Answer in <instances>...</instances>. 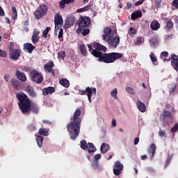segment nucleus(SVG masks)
I'll list each match as a JSON object with an SVG mask.
<instances>
[{"label": "nucleus", "mask_w": 178, "mask_h": 178, "mask_svg": "<svg viewBox=\"0 0 178 178\" xmlns=\"http://www.w3.org/2000/svg\"><path fill=\"white\" fill-rule=\"evenodd\" d=\"M17 99L18 108L22 113V115H30L31 112L35 115H37L40 112L38 106L37 104L31 105V100L29 98V96L24 92L17 93L16 95Z\"/></svg>", "instance_id": "f257e3e1"}, {"label": "nucleus", "mask_w": 178, "mask_h": 178, "mask_svg": "<svg viewBox=\"0 0 178 178\" xmlns=\"http://www.w3.org/2000/svg\"><path fill=\"white\" fill-rule=\"evenodd\" d=\"M80 115H81V111L76 109L71 122L67 125V130L70 134L71 140H76L80 134V127H81V118L79 117Z\"/></svg>", "instance_id": "f03ea898"}, {"label": "nucleus", "mask_w": 178, "mask_h": 178, "mask_svg": "<svg viewBox=\"0 0 178 178\" xmlns=\"http://www.w3.org/2000/svg\"><path fill=\"white\" fill-rule=\"evenodd\" d=\"M91 54L95 58H98L99 62H104V63H114L115 60L123 57V54L121 53H102L97 50H92Z\"/></svg>", "instance_id": "7ed1b4c3"}, {"label": "nucleus", "mask_w": 178, "mask_h": 178, "mask_svg": "<svg viewBox=\"0 0 178 178\" xmlns=\"http://www.w3.org/2000/svg\"><path fill=\"white\" fill-rule=\"evenodd\" d=\"M90 23H91V19L88 17H80L77 21L79 28L76 30V33H81L83 29H86V27L90 26Z\"/></svg>", "instance_id": "20e7f679"}, {"label": "nucleus", "mask_w": 178, "mask_h": 178, "mask_svg": "<svg viewBox=\"0 0 178 178\" xmlns=\"http://www.w3.org/2000/svg\"><path fill=\"white\" fill-rule=\"evenodd\" d=\"M30 76L32 81H33V83H36V84H41V83L44 81V76H42V74L35 70L31 71Z\"/></svg>", "instance_id": "39448f33"}, {"label": "nucleus", "mask_w": 178, "mask_h": 178, "mask_svg": "<svg viewBox=\"0 0 178 178\" xmlns=\"http://www.w3.org/2000/svg\"><path fill=\"white\" fill-rule=\"evenodd\" d=\"M92 92L95 95L97 94V89L95 88L87 87L85 90H79V95H87L89 102H91V97H92Z\"/></svg>", "instance_id": "423d86ee"}, {"label": "nucleus", "mask_w": 178, "mask_h": 178, "mask_svg": "<svg viewBox=\"0 0 178 178\" xmlns=\"http://www.w3.org/2000/svg\"><path fill=\"white\" fill-rule=\"evenodd\" d=\"M48 12V8L45 5H40L39 9H37L34 13L35 17L40 19L42 16H45Z\"/></svg>", "instance_id": "0eeeda50"}, {"label": "nucleus", "mask_w": 178, "mask_h": 178, "mask_svg": "<svg viewBox=\"0 0 178 178\" xmlns=\"http://www.w3.org/2000/svg\"><path fill=\"white\" fill-rule=\"evenodd\" d=\"M106 42L108 43L109 48H113V49H115V48H117L120 43V37L119 35L115 37L110 36V39Z\"/></svg>", "instance_id": "6e6552de"}, {"label": "nucleus", "mask_w": 178, "mask_h": 178, "mask_svg": "<svg viewBox=\"0 0 178 178\" xmlns=\"http://www.w3.org/2000/svg\"><path fill=\"white\" fill-rule=\"evenodd\" d=\"M55 33L59 30V28L63 26V18L59 13H56L54 16Z\"/></svg>", "instance_id": "1a4fd4ad"}, {"label": "nucleus", "mask_w": 178, "mask_h": 178, "mask_svg": "<svg viewBox=\"0 0 178 178\" xmlns=\"http://www.w3.org/2000/svg\"><path fill=\"white\" fill-rule=\"evenodd\" d=\"M124 166L120 161H117L113 166V172L115 176L122 175V170H123Z\"/></svg>", "instance_id": "9d476101"}, {"label": "nucleus", "mask_w": 178, "mask_h": 178, "mask_svg": "<svg viewBox=\"0 0 178 178\" xmlns=\"http://www.w3.org/2000/svg\"><path fill=\"white\" fill-rule=\"evenodd\" d=\"M54 67H55V63L52 60H49L44 65V72L46 73H51L52 76H55V70H54Z\"/></svg>", "instance_id": "9b49d317"}, {"label": "nucleus", "mask_w": 178, "mask_h": 178, "mask_svg": "<svg viewBox=\"0 0 178 178\" xmlns=\"http://www.w3.org/2000/svg\"><path fill=\"white\" fill-rule=\"evenodd\" d=\"M20 54H22L20 49H15V50L9 51V59L13 62H16V60H18L19 58H20Z\"/></svg>", "instance_id": "f8f14e48"}, {"label": "nucleus", "mask_w": 178, "mask_h": 178, "mask_svg": "<svg viewBox=\"0 0 178 178\" xmlns=\"http://www.w3.org/2000/svg\"><path fill=\"white\" fill-rule=\"evenodd\" d=\"M25 92H27L31 98H37V92L31 86L28 85L25 87Z\"/></svg>", "instance_id": "ddd939ff"}, {"label": "nucleus", "mask_w": 178, "mask_h": 178, "mask_svg": "<svg viewBox=\"0 0 178 178\" xmlns=\"http://www.w3.org/2000/svg\"><path fill=\"white\" fill-rule=\"evenodd\" d=\"M104 34L102 35L103 40L104 41H109L111 39V37L113 36V34H112V29L109 27H106L104 29Z\"/></svg>", "instance_id": "4468645a"}, {"label": "nucleus", "mask_w": 178, "mask_h": 178, "mask_svg": "<svg viewBox=\"0 0 178 178\" xmlns=\"http://www.w3.org/2000/svg\"><path fill=\"white\" fill-rule=\"evenodd\" d=\"M33 44H37L40 41V31L37 29L33 30V33L31 38Z\"/></svg>", "instance_id": "2eb2a0df"}, {"label": "nucleus", "mask_w": 178, "mask_h": 178, "mask_svg": "<svg viewBox=\"0 0 178 178\" xmlns=\"http://www.w3.org/2000/svg\"><path fill=\"white\" fill-rule=\"evenodd\" d=\"M166 118L173 119V114H172V112L168 110H163L162 115L160 116V119L165 120Z\"/></svg>", "instance_id": "dca6fc26"}, {"label": "nucleus", "mask_w": 178, "mask_h": 178, "mask_svg": "<svg viewBox=\"0 0 178 178\" xmlns=\"http://www.w3.org/2000/svg\"><path fill=\"white\" fill-rule=\"evenodd\" d=\"M74 17L71 16L66 19L65 24L64 25V29H70L73 24H74Z\"/></svg>", "instance_id": "f3484780"}, {"label": "nucleus", "mask_w": 178, "mask_h": 178, "mask_svg": "<svg viewBox=\"0 0 178 178\" xmlns=\"http://www.w3.org/2000/svg\"><path fill=\"white\" fill-rule=\"evenodd\" d=\"M34 49H35V46L33 45V44L29 42L24 44V50L29 52V54H33Z\"/></svg>", "instance_id": "a211bd4d"}, {"label": "nucleus", "mask_w": 178, "mask_h": 178, "mask_svg": "<svg viewBox=\"0 0 178 178\" xmlns=\"http://www.w3.org/2000/svg\"><path fill=\"white\" fill-rule=\"evenodd\" d=\"M93 47L95 48V50L96 51H102L103 52H106V47L95 42H93Z\"/></svg>", "instance_id": "6ab92c4d"}, {"label": "nucleus", "mask_w": 178, "mask_h": 178, "mask_svg": "<svg viewBox=\"0 0 178 178\" xmlns=\"http://www.w3.org/2000/svg\"><path fill=\"white\" fill-rule=\"evenodd\" d=\"M150 29L153 31H156L161 29V24H159L158 20L154 19L150 24Z\"/></svg>", "instance_id": "aec40b11"}, {"label": "nucleus", "mask_w": 178, "mask_h": 178, "mask_svg": "<svg viewBox=\"0 0 178 178\" xmlns=\"http://www.w3.org/2000/svg\"><path fill=\"white\" fill-rule=\"evenodd\" d=\"M10 83H11V86L13 87V88H15V90H20V83H19V81L17 80L15 78H13L10 79Z\"/></svg>", "instance_id": "412c9836"}, {"label": "nucleus", "mask_w": 178, "mask_h": 178, "mask_svg": "<svg viewBox=\"0 0 178 178\" xmlns=\"http://www.w3.org/2000/svg\"><path fill=\"white\" fill-rule=\"evenodd\" d=\"M55 91H56L55 88L52 86H49L47 88H44L42 89V94L44 95H48L49 94H54Z\"/></svg>", "instance_id": "4be33fe9"}, {"label": "nucleus", "mask_w": 178, "mask_h": 178, "mask_svg": "<svg viewBox=\"0 0 178 178\" xmlns=\"http://www.w3.org/2000/svg\"><path fill=\"white\" fill-rule=\"evenodd\" d=\"M143 17V13L140 10H138L137 11H134L131 15V20H136V19H139V17Z\"/></svg>", "instance_id": "5701e85b"}, {"label": "nucleus", "mask_w": 178, "mask_h": 178, "mask_svg": "<svg viewBox=\"0 0 178 178\" xmlns=\"http://www.w3.org/2000/svg\"><path fill=\"white\" fill-rule=\"evenodd\" d=\"M16 76L18 78V80H20L21 81H27V77L26 76V74L19 70L16 72Z\"/></svg>", "instance_id": "b1692460"}, {"label": "nucleus", "mask_w": 178, "mask_h": 178, "mask_svg": "<svg viewBox=\"0 0 178 178\" xmlns=\"http://www.w3.org/2000/svg\"><path fill=\"white\" fill-rule=\"evenodd\" d=\"M165 22L166 23L165 29L167 31H169V30H172V28L174 26L173 21L172 19H169V18H165Z\"/></svg>", "instance_id": "393cba45"}, {"label": "nucleus", "mask_w": 178, "mask_h": 178, "mask_svg": "<svg viewBox=\"0 0 178 178\" xmlns=\"http://www.w3.org/2000/svg\"><path fill=\"white\" fill-rule=\"evenodd\" d=\"M109 149H111V146H109V145H108L107 143L102 144L101 148H100V151L102 154H106V152H108Z\"/></svg>", "instance_id": "a878e982"}, {"label": "nucleus", "mask_w": 178, "mask_h": 178, "mask_svg": "<svg viewBox=\"0 0 178 178\" xmlns=\"http://www.w3.org/2000/svg\"><path fill=\"white\" fill-rule=\"evenodd\" d=\"M59 83L65 88H69L70 87V82L67 79H62L59 81Z\"/></svg>", "instance_id": "bb28decb"}, {"label": "nucleus", "mask_w": 178, "mask_h": 178, "mask_svg": "<svg viewBox=\"0 0 178 178\" xmlns=\"http://www.w3.org/2000/svg\"><path fill=\"white\" fill-rule=\"evenodd\" d=\"M136 104H137L138 108L139 109V111L140 112H142V113L145 112L146 106H145V104L144 103H143L140 100H138Z\"/></svg>", "instance_id": "cd10ccee"}, {"label": "nucleus", "mask_w": 178, "mask_h": 178, "mask_svg": "<svg viewBox=\"0 0 178 178\" xmlns=\"http://www.w3.org/2000/svg\"><path fill=\"white\" fill-rule=\"evenodd\" d=\"M149 42L152 47H156L159 44V39L157 37H153L149 39Z\"/></svg>", "instance_id": "c85d7f7f"}, {"label": "nucleus", "mask_w": 178, "mask_h": 178, "mask_svg": "<svg viewBox=\"0 0 178 178\" xmlns=\"http://www.w3.org/2000/svg\"><path fill=\"white\" fill-rule=\"evenodd\" d=\"M38 134L40 136H44V137H47V136H48V134H49V131L47 129L40 128L38 131Z\"/></svg>", "instance_id": "c756f323"}, {"label": "nucleus", "mask_w": 178, "mask_h": 178, "mask_svg": "<svg viewBox=\"0 0 178 178\" xmlns=\"http://www.w3.org/2000/svg\"><path fill=\"white\" fill-rule=\"evenodd\" d=\"M36 141L38 147L41 148L42 147V143L44 141V137L42 136H38L36 138Z\"/></svg>", "instance_id": "7c9ffc66"}, {"label": "nucleus", "mask_w": 178, "mask_h": 178, "mask_svg": "<svg viewBox=\"0 0 178 178\" xmlns=\"http://www.w3.org/2000/svg\"><path fill=\"white\" fill-rule=\"evenodd\" d=\"M79 51L81 52L83 56H87V47H86V45L81 44L79 46Z\"/></svg>", "instance_id": "2f4dec72"}, {"label": "nucleus", "mask_w": 178, "mask_h": 178, "mask_svg": "<svg viewBox=\"0 0 178 178\" xmlns=\"http://www.w3.org/2000/svg\"><path fill=\"white\" fill-rule=\"evenodd\" d=\"M173 158V154L168 155L165 163L164 169H166L168 166H169V163H170V161H172Z\"/></svg>", "instance_id": "473e14b6"}, {"label": "nucleus", "mask_w": 178, "mask_h": 178, "mask_svg": "<svg viewBox=\"0 0 178 178\" xmlns=\"http://www.w3.org/2000/svg\"><path fill=\"white\" fill-rule=\"evenodd\" d=\"M88 146L90 147V148H91L88 149V152L89 154H91V152H95V151H97V147H95L94 143H89Z\"/></svg>", "instance_id": "72a5a7b5"}, {"label": "nucleus", "mask_w": 178, "mask_h": 178, "mask_svg": "<svg viewBox=\"0 0 178 178\" xmlns=\"http://www.w3.org/2000/svg\"><path fill=\"white\" fill-rule=\"evenodd\" d=\"M143 42H144V38L140 36L137 37L136 40H134L135 45H138V46H140L141 43Z\"/></svg>", "instance_id": "f704fd0d"}, {"label": "nucleus", "mask_w": 178, "mask_h": 178, "mask_svg": "<svg viewBox=\"0 0 178 178\" xmlns=\"http://www.w3.org/2000/svg\"><path fill=\"white\" fill-rule=\"evenodd\" d=\"M90 9H91V4H88L82 8L78 9L77 12H87V10H90Z\"/></svg>", "instance_id": "c9c22d12"}, {"label": "nucleus", "mask_w": 178, "mask_h": 178, "mask_svg": "<svg viewBox=\"0 0 178 178\" xmlns=\"http://www.w3.org/2000/svg\"><path fill=\"white\" fill-rule=\"evenodd\" d=\"M49 31H51V27L48 26L42 31V37H43L44 38H47L48 33H49Z\"/></svg>", "instance_id": "e433bc0d"}, {"label": "nucleus", "mask_w": 178, "mask_h": 178, "mask_svg": "<svg viewBox=\"0 0 178 178\" xmlns=\"http://www.w3.org/2000/svg\"><path fill=\"white\" fill-rule=\"evenodd\" d=\"M12 12H13V19L14 20H16V19H17V10L16 9V7L15 6L12 7Z\"/></svg>", "instance_id": "4c0bfd02"}, {"label": "nucleus", "mask_w": 178, "mask_h": 178, "mask_svg": "<svg viewBox=\"0 0 178 178\" xmlns=\"http://www.w3.org/2000/svg\"><path fill=\"white\" fill-rule=\"evenodd\" d=\"M155 151H156V145H155V144L152 143L150 145V150H149V152L152 153V156H154V155H155Z\"/></svg>", "instance_id": "58836bf2"}, {"label": "nucleus", "mask_w": 178, "mask_h": 178, "mask_svg": "<svg viewBox=\"0 0 178 178\" xmlns=\"http://www.w3.org/2000/svg\"><path fill=\"white\" fill-rule=\"evenodd\" d=\"M81 148L82 149H87V148H88V145L87 144V141H86V140L81 141Z\"/></svg>", "instance_id": "ea45409f"}, {"label": "nucleus", "mask_w": 178, "mask_h": 178, "mask_svg": "<svg viewBox=\"0 0 178 178\" xmlns=\"http://www.w3.org/2000/svg\"><path fill=\"white\" fill-rule=\"evenodd\" d=\"M136 32V29H134V27H130L128 33L130 37H134V34Z\"/></svg>", "instance_id": "a19ab883"}, {"label": "nucleus", "mask_w": 178, "mask_h": 178, "mask_svg": "<svg viewBox=\"0 0 178 178\" xmlns=\"http://www.w3.org/2000/svg\"><path fill=\"white\" fill-rule=\"evenodd\" d=\"M111 97H113L115 99H118V89L114 88L113 91L111 92Z\"/></svg>", "instance_id": "79ce46f5"}, {"label": "nucleus", "mask_w": 178, "mask_h": 178, "mask_svg": "<svg viewBox=\"0 0 178 178\" xmlns=\"http://www.w3.org/2000/svg\"><path fill=\"white\" fill-rule=\"evenodd\" d=\"M66 56V53L65 51H60L58 53V59H64Z\"/></svg>", "instance_id": "37998d69"}, {"label": "nucleus", "mask_w": 178, "mask_h": 178, "mask_svg": "<svg viewBox=\"0 0 178 178\" xmlns=\"http://www.w3.org/2000/svg\"><path fill=\"white\" fill-rule=\"evenodd\" d=\"M81 34H82V35H83V37H86V35H87L88 34H90V29L88 28L83 29Z\"/></svg>", "instance_id": "c03bdc74"}, {"label": "nucleus", "mask_w": 178, "mask_h": 178, "mask_svg": "<svg viewBox=\"0 0 178 178\" xmlns=\"http://www.w3.org/2000/svg\"><path fill=\"white\" fill-rule=\"evenodd\" d=\"M171 65L172 66L175 70L178 71V60L177 61H171Z\"/></svg>", "instance_id": "a18cd8bd"}, {"label": "nucleus", "mask_w": 178, "mask_h": 178, "mask_svg": "<svg viewBox=\"0 0 178 178\" xmlns=\"http://www.w3.org/2000/svg\"><path fill=\"white\" fill-rule=\"evenodd\" d=\"M125 89H126L127 92H128V94H132V95L135 94L134 89H133V88L126 87Z\"/></svg>", "instance_id": "49530a36"}, {"label": "nucleus", "mask_w": 178, "mask_h": 178, "mask_svg": "<svg viewBox=\"0 0 178 178\" xmlns=\"http://www.w3.org/2000/svg\"><path fill=\"white\" fill-rule=\"evenodd\" d=\"M149 58H150L152 63H155V62H156V60H157L156 57L155 56V54H154V53L150 54Z\"/></svg>", "instance_id": "de8ad7c7"}, {"label": "nucleus", "mask_w": 178, "mask_h": 178, "mask_svg": "<svg viewBox=\"0 0 178 178\" xmlns=\"http://www.w3.org/2000/svg\"><path fill=\"white\" fill-rule=\"evenodd\" d=\"M65 5H66V3H65V0L60 1L59 3L60 9H65V8L66 6Z\"/></svg>", "instance_id": "09e8293b"}, {"label": "nucleus", "mask_w": 178, "mask_h": 178, "mask_svg": "<svg viewBox=\"0 0 178 178\" xmlns=\"http://www.w3.org/2000/svg\"><path fill=\"white\" fill-rule=\"evenodd\" d=\"M170 59H172L171 62H177L178 56H176V54H172Z\"/></svg>", "instance_id": "8fccbe9b"}, {"label": "nucleus", "mask_w": 178, "mask_h": 178, "mask_svg": "<svg viewBox=\"0 0 178 178\" xmlns=\"http://www.w3.org/2000/svg\"><path fill=\"white\" fill-rule=\"evenodd\" d=\"M7 56L6 51L0 49V58H6Z\"/></svg>", "instance_id": "3c124183"}, {"label": "nucleus", "mask_w": 178, "mask_h": 178, "mask_svg": "<svg viewBox=\"0 0 178 178\" xmlns=\"http://www.w3.org/2000/svg\"><path fill=\"white\" fill-rule=\"evenodd\" d=\"M171 6L175 8V9H178V0H173Z\"/></svg>", "instance_id": "603ef678"}, {"label": "nucleus", "mask_w": 178, "mask_h": 178, "mask_svg": "<svg viewBox=\"0 0 178 178\" xmlns=\"http://www.w3.org/2000/svg\"><path fill=\"white\" fill-rule=\"evenodd\" d=\"M178 130V124H175V126L170 129L171 133H176Z\"/></svg>", "instance_id": "864d4df0"}, {"label": "nucleus", "mask_w": 178, "mask_h": 178, "mask_svg": "<svg viewBox=\"0 0 178 178\" xmlns=\"http://www.w3.org/2000/svg\"><path fill=\"white\" fill-rule=\"evenodd\" d=\"M29 130H30V131H34L35 130V125L33 124H31L29 125L28 127Z\"/></svg>", "instance_id": "5fc2aeb1"}, {"label": "nucleus", "mask_w": 178, "mask_h": 178, "mask_svg": "<svg viewBox=\"0 0 178 178\" xmlns=\"http://www.w3.org/2000/svg\"><path fill=\"white\" fill-rule=\"evenodd\" d=\"M58 37V38H63V29H60Z\"/></svg>", "instance_id": "6e6d98bb"}, {"label": "nucleus", "mask_w": 178, "mask_h": 178, "mask_svg": "<svg viewBox=\"0 0 178 178\" xmlns=\"http://www.w3.org/2000/svg\"><path fill=\"white\" fill-rule=\"evenodd\" d=\"M162 56H164V58H168V56H169V53L168 51H163L161 53V58H162Z\"/></svg>", "instance_id": "4d7b16f0"}, {"label": "nucleus", "mask_w": 178, "mask_h": 178, "mask_svg": "<svg viewBox=\"0 0 178 178\" xmlns=\"http://www.w3.org/2000/svg\"><path fill=\"white\" fill-rule=\"evenodd\" d=\"M144 3V0H139L135 3V6H140V5H143Z\"/></svg>", "instance_id": "13d9d810"}, {"label": "nucleus", "mask_w": 178, "mask_h": 178, "mask_svg": "<svg viewBox=\"0 0 178 178\" xmlns=\"http://www.w3.org/2000/svg\"><path fill=\"white\" fill-rule=\"evenodd\" d=\"M101 154H97L95 155V161L98 162L99 159H101Z\"/></svg>", "instance_id": "bf43d9fd"}, {"label": "nucleus", "mask_w": 178, "mask_h": 178, "mask_svg": "<svg viewBox=\"0 0 178 178\" xmlns=\"http://www.w3.org/2000/svg\"><path fill=\"white\" fill-rule=\"evenodd\" d=\"M165 131H163V130H160V131H159V137H165Z\"/></svg>", "instance_id": "052dcab7"}, {"label": "nucleus", "mask_w": 178, "mask_h": 178, "mask_svg": "<svg viewBox=\"0 0 178 178\" xmlns=\"http://www.w3.org/2000/svg\"><path fill=\"white\" fill-rule=\"evenodd\" d=\"M176 90V85H174L172 88L170 89V94H173L175 91Z\"/></svg>", "instance_id": "680f3d73"}, {"label": "nucleus", "mask_w": 178, "mask_h": 178, "mask_svg": "<svg viewBox=\"0 0 178 178\" xmlns=\"http://www.w3.org/2000/svg\"><path fill=\"white\" fill-rule=\"evenodd\" d=\"M13 43H11L8 47L9 52H12V51H15Z\"/></svg>", "instance_id": "e2e57ef3"}, {"label": "nucleus", "mask_w": 178, "mask_h": 178, "mask_svg": "<svg viewBox=\"0 0 178 178\" xmlns=\"http://www.w3.org/2000/svg\"><path fill=\"white\" fill-rule=\"evenodd\" d=\"M92 168H94V169H98V161H95L92 164Z\"/></svg>", "instance_id": "0e129e2a"}, {"label": "nucleus", "mask_w": 178, "mask_h": 178, "mask_svg": "<svg viewBox=\"0 0 178 178\" xmlns=\"http://www.w3.org/2000/svg\"><path fill=\"white\" fill-rule=\"evenodd\" d=\"M0 16L3 17L5 16V11H3V8L0 6Z\"/></svg>", "instance_id": "69168bd1"}, {"label": "nucleus", "mask_w": 178, "mask_h": 178, "mask_svg": "<svg viewBox=\"0 0 178 178\" xmlns=\"http://www.w3.org/2000/svg\"><path fill=\"white\" fill-rule=\"evenodd\" d=\"M9 79H10V75H9V74H6L5 76H4V79L6 80V81L8 83V81H9Z\"/></svg>", "instance_id": "338daca9"}, {"label": "nucleus", "mask_w": 178, "mask_h": 178, "mask_svg": "<svg viewBox=\"0 0 178 178\" xmlns=\"http://www.w3.org/2000/svg\"><path fill=\"white\" fill-rule=\"evenodd\" d=\"M131 6H132L131 3V2H127V3L126 9H130V8H131Z\"/></svg>", "instance_id": "774afa93"}]
</instances>
